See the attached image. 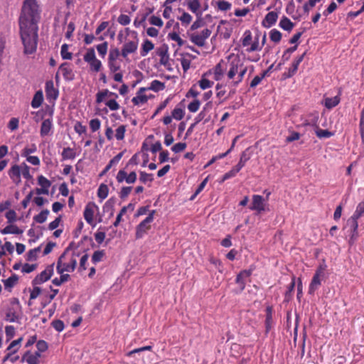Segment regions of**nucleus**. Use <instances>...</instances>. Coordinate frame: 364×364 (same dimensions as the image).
<instances>
[{
	"instance_id": "nucleus-52",
	"label": "nucleus",
	"mask_w": 364,
	"mask_h": 364,
	"mask_svg": "<svg viewBox=\"0 0 364 364\" xmlns=\"http://www.w3.org/2000/svg\"><path fill=\"white\" fill-rule=\"evenodd\" d=\"M104 256H105L104 250L95 251L92 256V262L94 264H96V263L102 261Z\"/></svg>"
},
{
	"instance_id": "nucleus-49",
	"label": "nucleus",
	"mask_w": 364,
	"mask_h": 364,
	"mask_svg": "<svg viewBox=\"0 0 364 364\" xmlns=\"http://www.w3.org/2000/svg\"><path fill=\"white\" fill-rule=\"evenodd\" d=\"M269 38L271 41L278 43L282 38V33L277 29H272L269 32Z\"/></svg>"
},
{
	"instance_id": "nucleus-59",
	"label": "nucleus",
	"mask_w": 364,
	"mask_h": 364,
	"mask_svg": "<svg viewBox=\"0 0 364 364\" xmlns=\"http://www.w3.org/2000/svg\"><path fill=\"white\" fill-rule=\"evenodd\" d=\"M266 74L267 72H264L260 76H255L250 82V87H255L256 86H257L261 82L262 79L265 77Z\"/></svg>"
},
{
	"instance_id": "nucleus-47",
	"label": "nucleus",
	"mask_w": 364,
	"mask_h": 364,
	"mask_svg": "<svg viewBox=\"0 0 364 364\" xmlns=\"http://www.w3.org/2000/svg\"><path fill=\"white\" fill-rule=\"evenodd\" d=\"M178 18L183 25L187 26L191 22L193 17L188 13L183 11L182 15Z\"/></svg>"
},
{
	"instance_id": "nucleus-16",
	"label": "nucleus",
	"mask_w": 364,
	"mask_h": 364,
	"mask_svg": "<svg viewBox=\"0 0 364 364\" xmlns=\"http://www.w3.org/2000/svg\"><path fill=\"white\" fill-rule=\"evenodd\" d=\"M45 91L46 97L48 100H55L58 97V90L55 87L52 80L47 81L46 83Z\"/></svg>"
},
{
	"instance_id": "nucleus-22",
	"label": "nucleus",
	"mask_w": 364,
	"mask_h": 364,
	"mask_svg": "<svg viewBox=\"0 0 364 364\" xmlns=\"http://www.w3.org/2000/svg\"><path fill=\"white\" fill-rule=\"evenodd\" d=\"M59 72L62 73L67 80H72L74 78V73L70 65L68 63H63L59 68Z\"/></svg>"
},
{
	"instance_id": "nucleus-5",
	"label": "nucleus",
	"mask_w": 364,
	"mask_h": 364,
	"mask_svg": "<svg viewBox=\"0 0 364 364\" xmlns=\"http://www.w3.org/2000/svg\"><path fill=\"white\" fill-rule=\"evenodd\" d=\"M240 41L242 47L245 48L247 53L261 50L262 48V45L259 44V36H257L253 40L252 33L250 30L245 31Z\"/></svg>"
},
{
	"instance_id": "nucleus-14",
	"label": "nucleus",
	"mask_w": 364,
	"mask_h": 364,
	"mask_svg": "<svg viewBox=\"0 0 364 364\" xmlns=\"http://www.w3.org/2000/svg\"><path fill=\"white\" fill-rule=\"evenodd\" d=\"M53 274V265L48 266L33 280V284H41L48 281Z\"/></svg>"
},
{
	"instance_id": "nucleus-57",
	"label": "nucleus",
	"mask_w": 364,
	"mask_h": 364,
	"mask_svg": "<svg viewBox=\"0 0 364 364\" xmlns=\"http://www.w3.org/2000/svg\"><path fill=\"white\" fill-rule=\"evenodd\" d=\"M119 55H121V52H119L117 48L110 50L108 56V61L117 60Z\"/></svg>"
},
{
	"instance_id": "nucleus-32",
	"label": "nucleus",
	"mask_w": 364,
	"mask_h": 364,
	"mask_svg": "<svg viewBox=\"0 0 364 364\" xmlns=\"http://www.w3.org/2000/svg\"><path fill=\"white\" fill-rule=\"evenodd\" d=\"M165 88V85L164 82L154 80L151 83L149 87H147V90H153L154 92H159L163 90Z\"/></svg>"
},
{
	"instance_id": "nucleus-1",
	"label": "nucleus",
	"mask_w": 364,
	"mask_h": 364,
	"mask_svg": "<svg viewBox=\"0 0 364 364\" xmlns=\"http://www.w3.org/2000/svg\"><path fill=\"white\" fill-rule=\"evenodd\" d=\"M40 10L37 1L24 0L18 24L23 53L26 55L32 54L36 50Z\"/></svg>"
},
{
	"instance_id": "nucleus-8",
	"label": "nucleus",
	"mask_w": 364,
	"mask_h": 364,
	"mask_svg": "<svg viewBox=\"0 0 364 364\" xmlns=\"http://www.w3.org/2000/svg\"><path fill=\"white\" fill-rule=\"evenodd\" d=\"M100 208L94 202H89L85 207L83 215L85 221L95 228L97 223L95 221V216L99 215Z\"/></svg>"
},
{
	"instance_id": "nucleus-60",
	"label": "nucleus",
	"mask_w": 364,
	"mask_h": 364,
	"mask_svg": "<svg viewBox=\"0 0 364 364\" xmlns=\"http://www.w3.org/2000/svg\"><path fill=\"white\" fill-rule=\"evenodd\" d=\"M226 85H224L223 83H220V82H218L216 86H215V90H217V93H216V95L218 97H223L226 91L225 90V86Z\"/></svg>"
},
{
	"instance_id": "nucleus-40",
	"label": "nucleus",
	"mask_w": 364,
	"mask_h": 364,
	"mask_svg": "<svg viewBox=\"0 0 364 364\" xmlns=\"http://www.w3.org/2000/svg\"><path fill=\"white\" fill-rule=\"evenodd\" d=\"M21 340L22 338H18L17 340L13 341L10 343V345L7 348V350L9 352V354H14L17 352Z\"/></svg>"
},
{
	"instance_id": "nucleus-39",
	"label": "nucleus",
	"mask_w": 364,
	"mask_h": 364,
	"mask_svg": "<svg viewBox=\"0 0 364 364\" xmlns=\"http://www.w3.org/2000/svg\"><path fill=\"white\" fill-rule=\"evenodd\" d=\"M109 189L107 185L101 184L97 190V196L101 199L104 200L108 196Z\"/></svg>"
},
{
	"instance_id": "nucleus-54",
	"label": "nucleus",
	"mask_w": 364,
	"mask_h": 364,
	"mask_svg": "<svg viewBox=\"0 0 364 364\" xmlns=\"http://www.w3.org/2000/svg\"><path fill=\"white\" fill-rule=\"evenodd\" d=\"M97 50L100 55L104 58L107 52L108 45L107 42H104L97 46Z\"/></svg>"
},
{
	"instance_id": "nucleus-21",
	"label": "nucleus",
	"mask_w": 364,
	"mask_h": 364,
	"mask_svg": "<svg viewBox=\"0 0 364 364\" xmlns=\"http://www.w3.org/2000/svg\"><path fill=\"white\" fill-rule=\"evenodd\" d=\"M211 74H213V69L205 73L202 75L201 79L198 81V85L202 90H206L213 86L214 82L208 79V77Z\"/></svg>"
},
{
	"instance_id": "nucleus-35",
	"label": "nucleus",
	"mask_w": 364,
	"mask_h": 364,
	"mask_svg": "<svg viewBox=\"0 0 364 364\" xmlns=\"http://www.w3.org/2000/svg\"><path fill=\"white\" fill-rule=\"evenodd\" d=\"M49 215V210L46 209L42 210L39 214L33 217V220L38 223H43L47 220Z\"/></svg>"
},
{
	"instance_id": "nucleus-46",
	"label": "nucleus",
	"mask_w": 364,
	"mask_h": 364,
	"mask_svg": "<svg viewBox=\"0 0 364 364\" xmlns=\"http://www.w3.org/2000/svg\"><path fill=\"white\" fill-rule=\"evenodd\" d=\"M316 134L318 138H329L333 135V133L328 131L327 129H321L317 127Z\"/></svg>"
},
{
	"instance_id": "nucleus-2",
	"label": "nucleus",
	"mask_w": 364,
	"mask_h": 364,
	"mask_svg": "<svg viewBox=\"0 0 364 364\" xmlns=\"http://www.w3.org/2000/svg\"><path fill=\"white\" fill-rule=\"evenodd\" d=\"M248 70L240 57L235 53H231L227 57L226 61L220 60L213 68V78L215 81H220L225 77L227 83L232 87H237L242 82Z\"/></svg>"
},
{
	"instance_id": "nucleus-43",
	"label": "nucleus",
	"mask_w": 364,
	"mask_h": 364,
	"mask_svg": "<svg viewBox=\"0 0 364 364\" xmlns=\"http://www.w3.org/2000/svg\"><path fill=\"white\" fill-rule=\"evenodd\" d=\"M126 126L120 125L115 130L114 137L116 138L117 140H122L124 138Z\"/></svg>"
},
{
	"instance_id": "nucleus-63",
	"label": "nucleus",
	"mask_w": 364,
	"mask_h": 364,
	"mask_svg": "<svg viewBox=\"0 0 364 364\" xmlns=\"http://www.w3.org/2000/svg\"><path fill=\"white\" fill-rule=\"evenodd\" d=\"M101 126V122L99 119H92L90 122V127L92 130V132H96L97 131Z\"/></svg>"
},
{
	"instance_id": "nucleus-45",
	"label": "nucleus",
	"mask_w": 364,
	"mask_h": 364,
	"mask_svg": "<svg viewBox=\"0 0 364 364\" xmlns=\"http://www.w3.org/2000/svg\"><path fill=\"white\" fill-rule=\"evenodd\" d=\"M168 38L175 42L177 43V44L178 45V46H182L184 45L185 43V41L180 37V36L176 33V32H172V33H169L168 34Z\"/></svg>"
},
{
	"instance_id": "nucleus-34",
	"label": "nucleus",
	"mask_w": 364,
	"mask_h": 364,
	"mask_svg": "<svg viewBox=\"0 0 364 364\" xmlns=\"http://www.w3.org/2000/svg\"><path fill=\"white\" fill-rule=\"evenodd\" d=\"M37 151L36 144H32L30 146H25L21 153L22 157H27L31 156V154L35 153Z\"/></svg>"
},
{
	"instance_id": "nucleus-3",
	"label": "nucleus",
	"mask_w": 364,
	"mask_h": 364,
	"mask_svg": "<svg viewBox=\"0 0 364 364\" xmlns=\"http://www.w3.org/2000/svg\"><path fill=\"white\" fill-rule=\"evenodd\" d=\"M117 39L122 44L121 55L123 58H126L137 50L139 39L136 31L126 28L124 31L119 32Z\"/></svg>"
},
{
	"instance_id": "nucleus-33",
	"label": "nucleus",
	"mask_w": 364,
	"mask_h": 364,
	"mask_svg": "<svg viewBox=\"0 0 364 364\" xmlns=\"http://www.w3.org/2000/svg\"><path fill=\"white\" fill-rule=\"evenodd\" d=\"M157 54L160 57V63L165 67H167L169 64V56L167 53V50L160 49L158 50Z\"/></svg>"
},
{
	"instance_id": "nucleus-26",
	"label": "nucleus",
	"mask_w": 364,
	"mask_h": 364,
	"mask_svg": "<svg viewBox=\"0 0 364 364\" xmlns=\"http://www.w3.org/2000/svg\"><path fill=\"white\" fill-rule=\"evenodd\" d=\"M154 48V44L149 39H145L141 47L140 55L142 57H145L148 53L152 50Z\"/></svg>"
},
{
	"instance_id": "nucleus-37",
	"label": "nucleus",
	"mask_w": 364,
	"mask_h": 364,
	"mask_svg": "<svg viewBox=\"0 0 364 364\" xmlns=\"http://www.w3.org/2000/svg\"><path fill=\"white\" fill-rule=\"evenodd\" d=\"M279 26L285 31H291L293 27V23L287 17H283L279 22Z\"/></svg>"
},
{
	"instance_id": "nucleus-41",
	"label": "nucleus",
	"mask_w": 364,
	"mask_h": 364,
	"mask_svg": "<svg viewBox=\"0 0 364 364\" xmlns=\"http://www.w3.org/2000/svg\"><path fill=\"white\" fill-rule=\"evenodd\" d=\"M118 97H113L111 100H107L105 105L111 110V111H117L120 108L119 104L117 102V99Z\"/></svg>"
},
{
	"instance_id": "nucleus-44",
	"label": "nucleus",
	"mask_w": 364,
	"mask_h": 364,
	"mask_svg": "<svg viewBox=\"0 0 364 364\" xmlns=\"http://www.w3.org/2000/svg\"><path fill=\"white\" fill-rule=\"evenodd\" d=\"M185 112L181 107H175L172 111V117L176 120H181L183 118Z\"/></svg>"
},
{
	"instance_id": "nucleus-64",
	"label": "nucleus",
	"mask_w": 364,
	"mask_h": 364,
	"mask_svg": "<svg viewBox=\"0 0 364 364\" xmlns=\"http://www.w3.org/2000/svg\"><path fill=\"white\" fill-rule=\"evenodd\" d=\"M117 21L119 24L122 26H127L130 23L131 18L128 15L121 14L117 19Z\"/></svg>"
},
{
	"instance_id": "nucleus-11",
	"label": "nucleus",
	"mask_w": 364,
	"mask_h": 364,
	"mask_svg": "<svg viewBox=\"0 0 364 364\" xmlns=\"http://www.w3.org/2000/svg\"><path fill=\"white\" fill-rule=\"evenodd\" d=\"M250 209L256 211L257 213L269 210V205L267 200L260 195H253Z\"/></svg>"
},
{
	"instance_id": "nucleus-38",
	"label": "nucleus",
	"mask_w": 364,
	"mask_h": 364,
	"mask_svg": "<svg viewBox=\"0 0 364 364\" xmlns=\"http://www.w3.org/2000/svg\"><path fill=\"white\" fill-rule=\"evenodd\" d=\"M364 214V201H362L358 204L355 210L352 215V219H358Z\"/></svg>"
},
{
	"instance_id": "nucleus-27",
	"label": "nucleus",
	"mask_w": 364,
	"mask_h": 364,
	"mask_svg": "<svg viewBox=\"0 0 364 364\" xmlns=\"http://www.w3.org/2000/svg\"><path fill=\"white\" fill-rule=\"evenodd\" d=\"M43 95L42 91L36 92L31 101V107L34 109L38 108L43 103Z\"/></svg>"
},
{
	"instance_id": "nucleus-9",
	"label": "nucleus",
	"mask_w": 364,
	"mask_h": 364,
	"mask_svg": "<svg viewBox=\"0 0 364 364\" xmlns=\"http://www.w3.org/2000/svg\"><path fill=\"white\" fill-rule=\"evenodd\" d=\"M190 41L196 46L203 47L205 45L207 39L211 34V31L209 28H205L200 32H194L188 33Z\"/></svg>"
},
{
	"instance_id": "nucleus-62",
	"label": "nucleus",
	"mask_w": 364,
	"mask_h": 364,
	"mask_svg": "<svg viewBox=\"0 0 364 364\" xmlns=\"http://www.w3.org/2000/svg\"><path fill=\"white\" fill-rule=\"evenodd\" d=\"M51 325L58 332H61L65 328L64 323L61 320H54Z\"/></svg>"
},
{
	"instance_id": "nucleus-23",
	"label": "nucleus",
	"mask_w": 364,
	"mask_h": 364,
	"mask_svg": "<svg viewBox=\"0 0 364 364\" xmlns=\"http://www.w3.org/2000/svg\"><path fill=\"white\" fill-rule=\"evenodd\" d=\"M41 353L39 352H27L23 356V360L28 364H38Z\"/></svg>"
},
{
	"instance_id": "nucleus-56",
	"label": "nucleus",
	"mask_w": 364,
	"mask_h": 364,
	"mask_svg": "<svg viewBox=\"0 0 364 364\" xmlns=\"http://www.w3.org/2000/svg\"><path fill=\"white\" fill-rule=\"evenodd\" d=\"M18 278L15 276L10 277L4 281V284L6 289L12 288L17 282Z\"/></svg>"
},
{
	"instance_id": "nucleus-24",
	"label": "nucleus",
	"mask_w": 364,
	"mask_h": 364,
	"mask_svg": "<svg viewBox=\"0 0 364 364\" xmlns=\"http://www.w3.org/2000/svg\"><path fill=\"white\" fill-rule=\"evenodd\" d=\"M185 5L188 9L196 16H201L202 13L199 11L200 8V3L198 0H187Z\"/></svg>"
},
{
	"instance_id": "nucleus-17",
	"label": "nucleus",
	"mask_w": 364,
	"mask_h": 364,
	"mask_svg": "<svg viewBox=\"0 0 364 364\" xmlns=\"http://www.w3.org/2000/svg\"><path fill=\"white\" fill-rule=\"evenodd\" d=\"M9 176L10 178L12 180L14 183L16 184H18L21 183V165L14 164L13 165L9 171Z\"/></svg>"
},
{
	"instance_id": "nucleus-25",
	"label": "nucleus",
	"mask_w": 364,
	"mask_h": 364,
	"mask_svg": "<svg viewBox=\"0 0 364 364\" xmlns=\"http://www.w3.org/2000/svg\"><path fill=\"white\" fill-rule=\"evenodd\" d=\"M278 18L277 13L274 11L269 12L266 16L262 22V24L266 28H270L277 22Z\"/></svg>"
},
{
	"instance_id": "nucleus-20",
	"label": "nucleus",
	"mask_w": 364,
	"mask_h": 364,
	"mask_svg": "<svg viewBox=\"0 0 364 364\" xmlns=\"http://www.w3.org/2000/svg\"><path fill=\"white\" fill-rule=\"evenodd\" d=\"M53 122L50 119H44L41 126L40 134L42 137L51 135L53 134Z\"/></svg>"
},
{
	"instance_id": "nucleus-13",
	"label": "nucleus",
	"mask_w": 364,
	"mask_h": 364,
	"mask_svg": "<svg viewBox=\"0 0 364 364\" xmlns=\"http://www.w3.org/2000/svg\"><path fill=\"white\" fill-rule=\"evenodd\" d=\"M318 118V112L309 113L301 117V125L303 127H317Z\"/></svg>"
},
{
	"instance_id": "nucleus-28",
	"label": "nucleus",
	"mask_w": 364,
	"mask_h": 364,
	"mask_svg": "<svg viewBox=\"0 0 364 364\" xmlns=\"http://www.w3.org/2000/svg\"><path fill=\"white\" fill-rule=\"evenodd\" d=\"M305 53L295 59L289 70V77L294 75L298 70L299 64L302 62Z\"/></svg>"
},
{
	"instance_id": "nucleus-6",
	"label": "nucleus",
	"mask_w": 364,
	"mask_h": 364,
	"mask_svg": "<svg viewBox=\"0 0 364 364\" xmlns=\"http://www.w3.org/2000/svg\"><path fill=\"white\" fill-rule=\"evenodd\" d=\"M136 155L133 156L131 159L129 161L126 167L120 169L116 176L117 181L119 183L125 182L128 184H133L136 182L137 176L135 171H131L128 173L127 171V168L129 164H136L135 162Z\"/></svg>"
},
{
	"instance_id": "nucleus-48",
	"label": "nucleus",
	"mask_w": 364,
	"mask_h": 364,
	"mask_svg": "<svg viewBox=\"0 0 364 364\" xmlns=\"http://www.w3.org/2000/svg\"><path fill=\"white\" fill-rule=\"evenodd\" d=\"M21 175L27 180H30L32 178V176L30 173V167L26 164L22 163L21 164Z\"/></svg>"
},
{
	"instance_id": "nucleus-10",
	"label": "nucleus",
	"mask_w": 364,
	"mask_h": 364,
	"mask_svg": "<svg viewBox=\"0 0 364 364\" xmlns=\"http://www.w3.org/2000/svg\"><path fill=\"white\" fill-rule=\"evenodd\" d=\"M84 60L89 64L90 70L92 72L97 73L102 67L101 61L96 58L95 52L93 48L87 50L84 55Z\"/></svg>"
},
{
	"instance_id": "nucleus-36",
	"label": "nucleus",
	"mask_w": 364,
	"mask_h": 364,
	"mask_svg": "<svg viewBox=\"0 0 364 364\" xmlns=\"http://www.w3.org/2000/svg\"><path fill=\"white\" fill-rule=\"evenodd\" d=\"M250 159V156L247 153V151H245L242 153L240 161L238 164L235 166L240 171L242 167L245 166L246 162Z\"/></svg>"
},
{
	"instance_id": "nucleus-51",
	"label": "nucleus",
	"mask_w": 364,
	"mask_h": 364,
	"mask_svg": "<svg viewBox=\"0 0 364 364\" xmlns=\"http://www.w3.org/2000/svg\"><path fill=\"white\" fill-rule=\"evenodd\" d=\"M107 65L111 73H116L121 68L120 63L118 60L108 61Z\"/></svg>"
},
{
	"instance_id": "nucleus-19",
	"label": "nucleus",
	"mask_w": 364,
	"mask_h": 364,
	"mask_svg": "<svg viewBox=\"0 0 364 364\" xmlns=\"http://www.w3.org/2000/svg\"><path fill=\"white\" fill-rule=\"evenodd\" d=\"M252 274L251 269H245L240 272L236 278V283L239 285L241 290H243L245 287L247 280Z\"/></svg>"
},
{
	"instance_id": "nucleus-15",
	"label": "nucleus",
	"mask_w": 364,
	"mask_h": 364,
	"mask_svg": "<svg viewBox=\"0 0 364 364\" xmlns=\"http://www.w3.org/2000/svg\"><path fill=\"white\" fill-rule=\"evenodd\" d=\"M113 97H118V95L115 92H111L107 89L99 91L96 95V102L104 103L105 105L107 100H111Z\"/></svg>"
},
{
	"instance_id": "nucleus-53",
	"label": "nucleus",
	"mask_w": 364,
	"mask_h": 364,
	"mask_svg": "<svg viewBox=\"0 0 364 364\" xmlns=\"http://www.w3.org/2000/svg\"><path fill=\"white\" fill-rule=\"evenodd\" d=\"M41 247H36L33 250H31L27 253V260L28 261H33L37 259V255L40 252Z\"/></svg>"
},
{
	"instance_id": "nucleus-18",
	"label": "nucleus",
	"mask_w": 364,
	"mask_h": 364,
	"mask_svg": "<svg viewBox=\"0 0 364 364\" xmlns=\"http://www.w3.org/2000/svg\"><path fill=\"white\" fill-rule=\"evenodd\" d=\"M147 90L145 87H141L135 97L132 100L134 105L141 106L145 104L148 100V97L146 95L145 92Z\"/></svg>"
},
{
	"instance_id": "nucleus-29",
	"label": "nucleus",
	"mask_w": 364,
	"mask_h": 364,
	"mask_svg": "<svg viewBox=\"0 0 364 364\" xmlns=\"http://www.w3.org/2000/svg\"><path fill=\"white\" fill-rule=\"evenodd\" d=\"M1 232L4 235L6 234H21L23 232V230L19 229L16 225H9L5 227L3 230H1Z\"/></svg>"
},
{
	"instance_id": "nucleus-7",
	"label": "nucleus",
	"mask_w": 364,
	"mask_h": 364,
	"mask_svg": "<svg viewBox=\"0 0 364 364\" xmlns=\"http://www.w3.org/2000/svg\"><path fill=\"white\" fill-rule=\"evenodd\" d=\"M326 269V266L325 264H321L317 267L309 287V294H314L315 291L321 286V281L325 277Z\"/></svg>"
},
{
	"instance_id": "nucleus-42",
	"label": "nucleus",
	"mask_w": 364,
	"mask_h": 364,
	"mask_svg": "<svg viewBox=\"0 0 364 364\" xmlns=\"http://www.w3.org/2000/svg\"><path fill=\"white\" fill-rule=\"evenodd\" d=\"M38 184L44 188L46 190L49 191V188L51 186L50 181L47 179L45 176L43 175H40L38 176Z\"/></svg>"
},
{
	"instance_id": "nucleus-50",
	"label": "nucleus",
	"mask_w": 364,
	"mask_h": 364,
	"mask_svg": "<svg viewBox=\"0 0 364 364\" xmlns=\"http://www.w3.org/2000/svg\"><path fill=\"white\" fill-rule=\"evenodd\" d=\"M60 54L65 60H70L72 58V53L68 51V46L67 44H63L61 46Z\"/></svg>"
},
{
	"instance_id": "nucleus-30",
	"label": "nucleus",
	"mask_w": 364,
	"mask_h": 364,
	"mask_svg": "<svg viewBox=\"0 0 364 364\" xmlns=\"http://www.w3.org/2000/svg\"><path fill=\"white\" fill-rule=\"evenodd\" d=\"M340 102V97L338 95L333 97H326L324 99V105L328 109H332Z\"/></svg>"
},
{
	"instance_id": "nucleus-58",
	"label": "nucleus",
	"mask_w": 364,
	"mask_h": 364,
	"mask_svg": "<svg viewBox=\"0 0 364 364\" xmlns=\"http://www.w3.org/2000/svg\"><path fill=\"white\" fill-rule=\"evenodd\" d=\"M200 105V101L198 100H194L188 105V109L191 112H196L199 109Z\"/></svg>"
},
{
	"instance_id": "nucleus-12",
	"label": "nucleus",
	"mask_w": 364,
	"mask_h": 364,
	"mask_svg": "<svg viewBox=\"0 0 364 364\" xmlns=\"http://www.w3.org/2000/svg\"><path fill=\"white\" fill-rule=\"evenodd\" d=\"M156 211L154 210H151L149 215L138 225L136 231V238H141L144 234L146 233V232L150 229V224L154 220V215Z\"/></svg>"
},
{
	"instance_id": "nucleus-31",
	"label": "nucleus",
	"mask_w": 364,
	"mask_h": 364,
	"mask_svg": "<svg viewBox=\"0 0 364 364\" xmlns=\"http://www.w3.org/2000/svg\"><path fill=\"white\" fill-rule=\"evenodd\" d=\"M61 156L63 160L74 159L76 157V153L73 149L66 147L63 149Z\"/></svg>"
},
{
	"instance_id": "nucleus-55",
	"label": "nucleus",
	"mask_w": 364,
	"mask_h": 364,
	"mask_svg": "<svg viewBox=\"0 0 364 364\" xmlns=\"http://www.w3.org/2000/svg\"><path fill=\"white\" fill-rule=\"evenodd\" d=\"M217 4L218 9L223 11H228L231 8V4L225 0L218 1Z\"/></svg>"
},
{
	"instance_id": "nucleus-4",
	"label": "nucleus",
	"mask_w": 364,
	"mask_h": 364,
	"mask_svg": "<svg viewBox=\"0 0 364 364\" xmlns=\"http://www.w3.org/2000/svg\"><path fill=\"white\" fill-rule=\"evenodd\" d=\"M79 255L67 249L58 258L56 270L58 274L73 272L77 265Z\"/></svg>"
},
{
	"instance_id": "nucleus-61",
	"label": "nucleus",
	"mask_w": 364,
	"mask_h": 364,
	"mask_svg": "<svg viewBox=\"0 0 364 364\" xmlns=\"http://www.w3.org/2000/svg\"><path fill=\"white\" fill-rule=\"evenodd\" d=\"M19 120L18 118H11L8 123V128L11 131H15L18 128Z\"/></svg>"
}]
</instances>
